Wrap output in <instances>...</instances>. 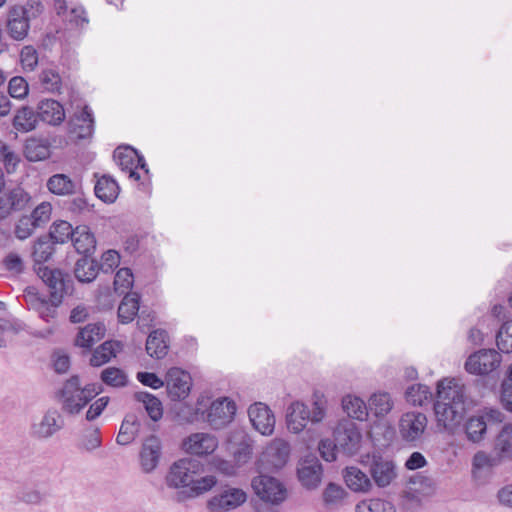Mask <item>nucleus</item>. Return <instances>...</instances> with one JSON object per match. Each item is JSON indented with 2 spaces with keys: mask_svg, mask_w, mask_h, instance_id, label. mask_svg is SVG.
<instances>
[{
  "mask_svg": "<svg viewBox=\"0 0 512 512\" xmlns=\"http://www.w3.org/2000/svg\"><path fill=\"white\" fill-rule=\"evenodd\" d=\"M36 274L47 287L49 299L40 295L37 288L29 286L25 289V300L30 309L35 310L41 319L50 323L57 317V309L64 297L73 293L74 282L70 274L58 268L38 267Z\"/></svg>",
  "mask_w": 512,
  "mask_h": 512,
  "instance_id": "obj_1",
  "label": "nucleus"
},
{
  "mask_svg": "<svg viewBox=\"0 0 512 512\" xmlns=\"http://www.w3.org/2000/svg\"><path fill=\"white\" fill-rule=\"evenodd\" d=\"M202 472L203 464L194 457L179 459L171 465L165 480L168 487L180 489L176 493L178 502L196 498L216 485L217 480L213 475L197 479Z\"/></svg>",
  "mask_w": 512,
  "mask_h": 512,
  "instance_id": "obj_2",
  "label": "nucleus"
},
{
  "mask_svg": "<svg viewBox=\"0 0 512 512\" xmlns=\"http://www.w3.org/2000/svg\"><path fill=\"white\" fill-rule=\"evenodd\" d=\"M436 396L434 412L437 423L452 431L460 425L470 406L465 388L455 378L444 379L437 383Z\"/></svg>",
  "mask_w": 512,
  "mask_h": 512,
  "instance_id": "obj_3",
  "label": "nucleus"
},
{
  "mask_svg": "<svg viewBox=\"0 0 512 512\" xmlns=\"http://www.w3.org/2000/svg\"><path fill=\"white\" fill-rule=\"evenodd\" d=\"M504 414L495 408H484L476 415L468 417L464 424V431L469 441L479 443L484 439L488 429L503 421Z\"/></svg>",
  "mask_w": 512,
  "mask_h": 512,
  "instance_id": "obj_4",
  "label": "nucleus"
},
{
  "mask_svg": "<svg viewBox=\"0 0 512 512\" xmlns=\"http://www.w3.org/2000/svg\"><path fill=\"white\" fill-rule=\"evenodd\" d=\"M333 437L340 452L349 456L358 451L362 439L356 423L350 419L339 421L333 431Z\"/></svg>",
  "mask_w": 512,
  "mask_h": 512,
  "instance_id": "obj_5",
  "label": "nucleus"
},
{
  "mask_svg": "<svg viewBox=\"0 0 512 512\" xmlns=\"http://www.w3.org/2000/svg\"><path fill=\"white\" fill-rule=\"evenodd\" d=\"M251 487L260 500L279 504L285 500L286 489L274 477L267 475H259L252 479Z\"/></svg>",
  "mask_w": 512,
  "mask_h": 512,
  "instance_id": "obj_6",
  "label": "nucleus"
},
{
  "mask_svg": "<svg viewBox=\"0 0 512 512\" xmlns=\"http://www.w3.org/2000/svg\"><path fill=\"white\" fill-rule=\"evenodd\" d=\"M236 413V404L228 397L214 400L206 411V421L212 429L218 430L232 422Z\"/></svg>",
  "mask_w": 512,
  "mask_h": 512,
  "instance_id": "obj_7",
  "label": "nucleus"
},
{
  "mask_svg": "<svg viewBox=\"0 0 512 512\" xmlns=\"http://www.w3.org/2000/svg\"><path fill=\"white\" fill-rule=\"evenodd\" d=\"M113 157L121 170L127 171L129 173V178L135 181L140 179V174L137 172L138 168L144 170L146 174L149 173L144 157L131 146L126 145L117 147L113 153Z\"/></svg>",
  "mask_w": 512,
  "mask_h": 512,
  "instance_id": "obj_8",
  "label": "nucleus"
},
{
  "mask_svg": "<svg viewBox=\"0 0 512 512\" xmlns=\"http://www.w3.org/2000/svg\"><path fill=\"white\" fill-rule=\"evenodd\" d=\"M501 361V355L495 349H482L467 358L465 369L470 374L487 375L496 370Z\"/></svg>",
  "mask_w": 512,
  "mask_h": 512,
  "instance_id": "obj_9",
  "label": "nucleus"
},
{
  "mask_svg": "<svg viewBox=\"0 0 512 512\" xmlns=\"http://www.w3.org/2000/svg\"><path fill=\"white\" fill-rule=\"evenodd\" d=\"M165 383L168 397L172 401L184 400L192 388L190 373L178 367H172L167 371Z\"/></svg>",
  "mask_w": 512,
  "mask_h": 512,
  "instance_id": "obj_10",
  "label": "nucleus"
},
{
  "mask_svg": "<svg viewBox=\"0 0 512 512\" xmlns=\"http://www.w3.org/2000/svg\"><path fill=\"white\" fill-rule=\"evenodd\" d=\"M31 201V195L20 186L0 193V220L25 210L30 206Z\"/></svg>",
  "mask_w": 512,
  "mask_h": 512,
  "instance_id": "obj_11",
  "label": "nucleus"
},
{
  "mask_svg": "<svg viewBox=\"0 0 512 512\" xmlns=\"http://www.w3.org/2000/svg\"><path fill=\"white\" fill-rule=\"evenodd\" d=\"M427 426V417L421 412H407L399 421V432L406 442L420 440Z\"/></svg>",
  "mask_w": 512,
  "mask_h": 512,
  "instance_id": "obj_12",
  "label": "nucleus"
},
{
  "mask_svg": "<svg viewBox=\"0 0 512 512\" xmlns=\"http://www.w3.org/2000/svg\"><path fill=\"white\" fill-rule=\"evenodd\" d=\"M365 466L368 467V471L378 487L388 486L396 477L394 463L380 455L367 456Z\"/></svg>",
  "mask_w": 512,
  "mask_h": 512,
  "instance_id": "obj_13",
  "label": "nucleus"
},
{
  "mask_svg": "<svg viewBox=\"0 0 512 512\" xmlns=\"http://www.w3.org/2000/svg\"><path fill=\"white\" fill-rule=\"evenodd\" d=\"M246 493L238 488H229L208 501L211 512H225L235 509L246 501Z\"/></svg>",
  "mask_w": 512,
  "mask_h": 512,
  "instance_id": "obj_14",
  "label": "nucleus"
},
{
  "mask_svg": "<svg viewBox=\"0 0 512 512\" xmlns=\"http://www.w3.org/2000/svg\"><path fill=\"white\" fill-rule=\"evenodd\" d=\"M248 415L253 427L262 435L273 433L275 416L266 404L262 402L252 404L248 409Z\"/></svg>",
  "mask_w": 512,
  "mask_h": 512,
  "instance_id": "obj_15",
  "label": "nucleus"
},
{
  "mask_svg": "<svg viewBox=\"0 0 512 512\" xmlns=\"http://www.w3.org/2000/svg\"><path fill=\"white\" fill-rule=\"evenodd\" d=\"M161 456V440L155 435H150L143 441L139 454L142 470L145 473H151L154 471L159 464Z\"/></svg>",
  "mask_w": 512,
  "mask_h": 512,
  "instance_id": "obj_16",
  "label": "nucleus"
},
{
  "mask_svg": "<svg viewBox=\"0 0 512 512\" xmlns=\"http://www.w3.org/2000/svg\"><path fill=\"white\" fill-rule=\"evenodd\" d=\"M95 120L92 109L84 105L80 112L74 113L69 121V131L78 140L89 139L94 133Z\"/></svg>",
  "mask_w": 512,
  "mask_h": 512,
  "instance_id": "obj_17",
  "label": "nucleus"
},
{
  "mask_svg": "<svg viewBox=\"0 0 512 512\" xmlns=\"http://www.w3.org/2000/svg\"><path fill=\"white\" fill-rule=\"evenodd\" d=\"M80 391V378L78 375H73L65 381L63 387L57 392V398L62 404L63 411L72 415L80 412L77 399Z\"/></svg>",
  "mask_w": 512,
  "mask_h": 512,
  "instance_id": "obj_18",
  "label": "nucleus"
},
{
  "mask_svg": "<svg viewBox=\"0 0 512 512\" xmlns=\"http://www.w3.org/2000/svg\"><path fill=\"white\" fill-rule=\"evenodd\" d=\"M63 419L55 409L48 410L40 422L34 423L31 427V435L38 439H47L62 429Z\"/></svg>",
  "mask_w": 512,
  "mask_h": 512,
  "instance_id": "obj_19",
  "label": "nucleus"
},
{
  "mask_svg": "<svg viewBox=\"0 0 512 512\" xmlns=\"http://www.w3.org/2000/svg\"><path fill=\"white\" fill-rule=\"evenodd\" d=\"M36 112L39 121L51 126H58L65 120V110L62 104L54 99H43L39 101Z\"/></svg>",
  "mask_w": 512,
  "mask_h": 512,
  "instance_id": "obj_20",
  "label": "nucleus"
},
{
  "mask_svg": "<svg viewBox=\"0 0 512 512\" xmlns=\"http://www.w3.org/2000/svg\"><path fill=\"white\" fill-rule=\"evenodd\" d=\"M183 449L192 455H208L217 447V441L214 436L206 433H195L183 440Z\"/></svg>",
  "mask_w": 512,
  "mask_h": 512,
  "instance_id": "obj_21",
  "label": "nucleus"
},
{
  "mask_svg": "<svg viewBox=\"0 0 512 512\" xmlns=\"http://www.w3.org/2000/svg\"><path fill=\"white\" fill-rule=\"evenodd\" d=\"M298 479L306 488H316L322 477V465L316 457H307L297 469Z\"/></svg>",
  "mask_w": 512,
  "mask_h": 512,
  "instance_id": "obj_22",
  "label": "nucleus"
},
{
  "mask_svg": "<svg viewBox=\"0 0 512 512\" xmlns=\"http://www.w3.org/2000/svg\"><path fill=\"white\" fill-rule=\"evenodd\" d=\"M46 187L54 195L72 196L81 190L82 185L66 174L57 173L48 178Z\"/></svg>",
  "mask_w": 512,
  "mask_h": 512,
  "instance_id": "obj_23",
  "label": "nucleus"
},
{
  "mask_svg": "<svg viewBox=\"0 0 512 512\" xmlns=\"http://www.w3.org/2000/svg\"><path fill=\"white\" fill-rule=\"evenodd\" d=\"M73 273L78 282L92 283L99 274L98 261L93 255H81L74 264Z\"/></svg>",
  "mask_w": 512,
  "mask_h": 512,
  "instance_id": "obj_24",
  "label": "nucleus"
},
{
  "mask_svg": "<svg viewBox=\"0 0 512 512\" xmlns=\"http://www.w3.org/2000/svg\"><path fill=\"white\" fill-rule=\"evenodd\" d=\"M23 152L29 162L43 161L51 155V143L44 137H30L24 143Z\"/></svg>",
  "mask_w": 512,
  "mask_h": 512,
  "instance_id": "obj_25",
  "label": "nucleus"
},
{
  "mask_svg": "<svg viewBox=\"0 0 512 512\" xmlns=\"http://www.w3.org/2000/svg\"><path fill=\"white\" fill-rule=\"evenodd\" d=\"M169 337L168 333L164 329H155L147 337L146 340V352L147 354L155 359H163L169 349Z\"/></svg>",
  "mask_w": 512,
  "mask_h": 512,
  "instance_id": "obj_26",
  "label": "nucleus"
},
{
  "mask_svg": "<svg viewBox=\"0 0 512 512\" xmlns=\"http://www.w3.org/2000/svg\"><path fill=\"white\" fill-rule=\"evenodd\" d=\"M310 421V410L301 402L292 403L287 410V427L294 433L301 432Z\"/></svg>",
  "mask_w": 512,
  "mask_h": 512,
  "instance_id": "obj_27",
  "label": "nucleus"
},
{
  "mask_svg": "<svg viewBox=\"0 0 512 512\" xmlns=\"http://www.w3.org/2000/svg\"><path fill=\"white\" fill-rule=\"evenodd\" d=\"M71 242L80 255H93L96 250V238L86 225H79L74 231Z\"/></svg>",
  "mask_w": 512,
  "mask_h": 512,
  "instance_id": "obj_28",
  "label": "nucleus"
},
{
  "mask_svg": "<svg viewBox=\"0 0 512 512\" xmlns=\"http://www.w3.org/2000/svg\"><path fill=\"white\" fill-rule=\"evenodd\" d=\"M105 332L104 323H90L79 330L75 337V345L90 349L95 343L104 338Z\"/></svg>",
  "mask_w": 512,
  "mask_h": 512,
  "instance_id": "obj_29",
  "label": "nucleus"
},
{
  "mask_svg": "<svg viewBox=\"0 0 512 512\" xmlns=\"http://www.w3.org/2000/svg\"><path fill=\"white\" fill-rule=\"evenodd\" d=\"M55 245L56 243L46 234L37 238L33 244L32 250L35 271L38 267H46L43 264L52 258L55 253Z\"/></svg>",
  "mask_w": 512,
  "mask_h": 512,
  "instance_id": "obj_30",
  "label": "nucleus"
},
{
  "mask_svg": "<svg viewBox=\"0 0 512 512\" xmlns=\"http://www.w3.org/2000/svg\"><path fill=\"white\" fill-rule=\"evenodd\" d=\"M140 427L141 422L138 416L134 413L127 414L121 423L116 442L122 446L129 445L135 440Z\"/></svg>",
  "mask_w": 512,
  "mask_h": 512,
  "instance_id": "obj_31",
  "label": "nucleus"
},
{
  "mask_svg": "<svg viewBox=\"0 0 512 512\" xmlns=\"http://www.w3.org/2000/svg\"><path fill=\"white\" fill-rule=\"evenodd\" d=\"M38 122L37 112L29 106H23L14 115L12 125L17 131L27 133L36 129Z\"/></svg>",
  "mask_w": 512,
  "mask_h": 512,
  "instance_id": "obj_32",
  "label": "nucleus"
},
{
  "mask_svg": "<svg viewBox=\"0 0 512 512\" xmlns=\"http://www.w3.org/2000/svg\"><path fill=\"white\" fill-rule=\"evenodd\" d=\"M344 480L354 492H368L372 488V482L367 474L355 466L346 467Z\"/></svg>",
  "mask_w": 512,
  "mask_h": 512,
  "instance_id": "obj_33",
  "label": "nucleus"
},
{
  "mask_svg": "<svg viewBox=\"0 0 512 512\" xmlns=\"http://www.w3.org/2000/svg\"><path fill=\"white\" fill-rule=\"evenodd\" d=\"M140 309V296L135 292L124 296L118 307V319L122 324L132 322Z\"/></svg>",
  "mask_w": 512,
  "mask_h": 512,
  "instance_id": "obj_34",
  "label": "nucleus"
},
{
  "mask_svg": "<svg viewBox=\"0 0 512 512\" xmlns=\"http://www.w3.org/2000/svg\"><path fill=\"white\" fill-rule=\"evenodd\" d=\"M119 191L118 183L112 177L106 175L98 179L94 187L96 197L105 203H113Z\"/></svg>",
  "mask_w": 512,
  "mask_h": 512,
  "instance_id": "obj_35",
  "label": "nucleus"
},
{
  "mask_svg": "<svg viewBox=\"0 0 512 512\" xmlns=\"http://www.w3.org/2000/svg\"><path fill=\"white\" fill-rule=\"evenodd\" d=\"M290 456V445L283 440L274 441L266 450L267 460L276 468H282Z\"/></svg>",
  "mask_w": 512,
  "mask_h": 512,
  "instance_id": "obj_36",
  "label": "nucleus"
},
{
  "mask_svg": "<svg viewBox=\"0 0 512 512\" xmlns=\"http://www.w3.org/2000/svg\"><path fill=\"white\" fill-rule=\"evenodd\" d=\"M134 399L143 403L144 408L151 420L156 422L162 418V403L156 396L146 391H139L134 394Z\"/></svg>",
  "mask_w": 512,
  "mask_h": 512,
  "instance_id": "obj_37",
  "label": "nucleus"
},
{
  "mask_svg": "<svg viewBox=\"0 0 512 512\" xmlns=\"http://www.w3.org/2000/svg\"><path fill=\"white\" fill-rule=\"evenodd\" d=\"M74 231H76V228H73L68 221L57 220L52 223L46 235L50 236L54 243L64 244L72 239Z\"/></svg>",
  "mask_w": 512,
  "mask_h": 512,
  "instance_id": "obj_38",
  "label": "nucleus"
},
{
  "mask_svg": "<svg viewBox=\"0 0 512 512\" xmlns=\"http://www.w3.org/2000/svg\"><path fill=\"white\" fill-rule=\"evenodd\" d=\"M115 346H119L117 341H105L97 347L91 355L90 365L99 367L106 364L111 358L116 356Z\"/></svg>",
  "mask_w": 512,
  "mask_h": 512,
  "instance_id": "obj_39",
  "label": "nucleus"
},
{
  "mask_svg": "<svg viewBox=\"0 0 512 512\" xmlns=\"http://www.w3.org/2000/svg\"><path fill=\"white\" fill-rule=\"evenodd\" d=\"M432 392L423 384H413L405 391L406 401L414 406H423L432 400Z\"/></svg>",
  "mask_w": 512,
  "mask_h": 512,
  "instance_id": "obj_40",
  "label": "nucleus"
},
{
  "mask_svg": "<svg viewBox=\"0 0 512 512\" xmlns=\"http://www.w3.org/2000/svg\"><path fill=\"white\" fill-rule=\"evenodd\" d=\"M30 25L25 17L13 15V9L10 8L7 21V30L14 40L24 39L29 31Z\"/></svg>",
  "mask_w": 512,
  "mask_h": 512,
  "instance_id": "obj_41",
  "label": "nucleus"
},
{
  "mask_svg": "<svg viewBox=\"0 0 512 512\" xmlns=\"http://www.w3.org/2000/svg\"><path fill=\"white\" fill-rule=\"evenodd\" d=\"M343 410L349 418L363 421L367 416V407L363 400L358 397L346 396L342 400Z\"/></svg>",
  "mask_w": 512,
  "mask_h": 512,
  "instance_id": "obj_42",
  "label": "nucleus"
},
{
  "mask_svg": "<svg viewBox=\"0 0 512 512\" xmlns=\"http://www.w3.org/2000/svg\"><path fill=\"white\" fill-rule=\"evenodd\" d=\"M14 16H22L30 22L39 17L44 11V5L40 0H27L24 5H15L11 7Z\"/></svg>",
  "mask_w": 512,
  "mask_h": 512,
  "instance_id": "obj_43",
  "label": "nucleus"
},
{
  "mask_svg": "<svg viewBox=\"0 0 512 512\" xmlns=\"http://www.w3.org/2000/svg\"><path fill=\"white\" fill-rule=\"evenodd\" d=\"M393 407V401L389 393H375L369 399V408L377 416H385Z\"/></svg>",
  "mask_w": 512,
  "mask_h": 512,
  "instance_id": "obj_44",
  "label": "nucleus"
},
{
  "mask_svg": "<svg viewBox=\"0 0 512 512\" xmlns=\"http://www.w3.org/2000/svg\"><path fill=\"white\" fill-rule=\"evenodd\" d=\"M39 81L46 91L60 93L62 79L55 69H44L39 75Z\"/></svg>",
  "mask_w": 512,
  "mask_h": 512,
  "instance_id": "obj_45",
  "label": "nucleus"
},
{
  "mask_svg": "<svg viewBox=\"0 0 512 512\" xmlns=\"http://www.w3.org/2000/svg\"><path fill=\"white\" fill-rule=\"evenodd\" d=\"M20 160V156L8 144L0 140V162L4 164L8 174H13L16 171Z\"/></svg>",
  "mask_w": 512,
  "mask_h": 512,
  "instance_id": "obj_46",
  "label": "nucleus"
},
{
  "mask_svg": "<svg viewBox=\"0 0 512 512\" xmlns=\"http://www.w3.org/2000/svg\"><path fill=\"white\" fill-rule=\"evenodd\" d=\"M101 380L111 387H124L127 385V375L117 367H108L101 372Z\"/></svg>",
  "mask_w": 512,
  "mask_h": 512,
  "instance_id": "obj_47",
  "label": "nucleus"
},
{
  "mask_svg": "<svg viewBox=\"0 0 512 512\" xmlns=\"http://www.w3.org/2000/svg\"><path fill=\"white\" fill-rule=\"evenodd\" d=\"M496 344L501 352H512V320L501 325L496 334Z\"/></svg>",
  "mask_w": 512,
  "mask_h": 512,
  "instance_id": "obj_48",
  "label": "nucleus"
},
{
  "mask_svg": "<svg viewBox=\"0 0 512 512\" xmlns=\"http://www.w3.org/2000/svg\"><path fill=\"white\" fill-rule=\"evenodd\" d=\"M495 449L500 454L506 455L512 453V424L506 423L498 433L495 440Z\"/></svg>",
  "mask_w": 512,
  "mask_h": 512,
  "instance_id": "obj_49",
  "label": "nucleus"
},
{
  "mask_svg": "<svg viewBox=\"0 0 512 512\" xmlns=\"http://www.w3.org/2000/svg\"><path fill=\"white\" fill-rule=\"evenodd\" d=\"M357 512H395L392 503L382 499H370L360 502L356 506Z\"/></svg>",
  "mask_w": 512,
  "mask_h": 512,
  "instance_id": "obj_50",
  "label": "nucleus"
},
{
  "mask_svg": "<svg viewBox=\"0 0 512 512\" xmlns=\"http://www.w3.org/2000/svg\"><path fill=\"white\" fill-rule=\"evenodd\" d=\"M501 462V455H490L483 451L477 452L473 457V469L474 470H491L498 466Z\"/></svg>",
  "mask_w": 512,
  "mask_h": 512,
  "instance_id": "obj_51",
  "label": "nucleus"
},
{
  "mask_svg": "<svg viewBox=\"0 0 512 512\" xmlns=\"http://www.w3.org/2000/svg\"><path fill=\"white\" fill-rule=\"evenodd\" d=\"M51 214V203L44 201L37 205L29 216L34 223V226H36L37 228H41L44 227L50 221Z\"/></svg>",
  "mask_w": 512,
  "mask_h": 512,
  "instance_id": "obj_52",
  "label": "nucleus"
},
{
  "mask_svg": "<svg viewBox=\"0 0 512 512\" xmlns=\"http://www.w3.org/2000/svg\"><path fill=\"white\" fill-rule=\"evenodd\" d=\"M119 263V253L115 250H108L102 254L101 261L98 263L99 273H112L119 266Z\"/></svg>",
  "mask_w": 512,
  "mask_h": 512,
  "instance_id": "obj_53",
  "label": "nucleus"
},
{
  "mask_svg": "<svg viewBox=\"0 0 512 512\" xmlns=\"http://www.w3.org/2000/svg\"><path fill=\"white\" fill-rule=\"evenodd\" d=\"M35 229H37V227L34 226L30 216L22 215L15 225L14 234L17 239L25 240L33 234Z\"/></svg>",
  "mask_w": 512,
  "mask_h": 512,
  "instance_id": "obj_54",
  "label": "nucleus"
},
{
  "mask_svg": "<svg viewBox=\"0 0 512 512\" xmlns=\"http://www.w3.org/2000/svg\"><path fill=\"white\" fill-rule=\"evenodd\" d=\"M9 95L16 99H22L29 92L28 83L21 76L12 77L8 84Z\"/></svg>",
  "mask_w": 512,
  "mask_h": 512,
  "instance_id": "obj_55",
  "label": "nucleus"
},
{
  "mask_svg": "<svg viewBox=\"0 0 512 512\" xmlns=\"http://www.w3.org/2000/svg\"><path fill=\"white\" fill-rule=\"evenodd\" d=\"M318 450L320 452L321 457L327 462L335 461L337 458V453L340 452L334 438L322 439L319 442Z\"/></svg>",
  "mask_w": 512,
  "mask_h": 512,
  "instance_id": "obj_56",
  "label": "nucleus"
},
{
  "mask_svg": "<svg viewBox=\"0 0 512 512\" xmlns=\"http://www.w3.org/2000/svg\"><path fill=\"white\" fill-rule=\"evenodd\" d=\"M20 60L24 70L33 71L38 64L37 50L31 46H24L20 52Z\"/></svg>",
  "mask_w": 512,
  "mask_h": 512,
  "instance_id": "obj_57",
  "label": "nucleus"
},
{
  "mask_svg": "<svg viewBox=\"0 0 512 512\" xmlns=\"http://www.w3.org/2000/svg\"><path fill=\"white\" fill-rule=\"evenodd\" d=\"M101 392V385L96 383L87 384L84 388H82L80 393L77 395L80 411Z\"/></svg>",
  "mask_w": 512,
  "mask_h": 512,
  "instance_id": "obj_58",
  "label": "nucleus"
},
{
  "mask_svg": "<svg viewBox=\"0 0 512 512\" xmlns=\"http://www.w3.org/2000/svg\"><path fill=\"white\" fill-rule=\"evenodd\" d=\"M64 19L68 21L72 27H83V25L88 23L86 11L82 6L71 8Z\"/></svg>",
  "mask_w": 512,
  "mask_h": 512,
  "instance_id": "obj_59",
  "label": "nucleus"
},
{
  "mask_svg": "<svg viewBox=\"0 0 512 512\" xmlns=\"http://www.w3.org/2000/svg\"><path fill=\"white\" fill-rule=\"evenodd\" d=\"M74 197L69 200L67 202V209L71 212V213H83L85 211H90L91 210V207L84 195V193L82 192V189L75 195H73Z\"/></svg>",
  "mask_w": 512,
  "mask_h": 512,
  "instance_id": "obj_60",
  "label": "nucleus"
},
{
  "mask_svg": "<svg viewBox=\"0 0 512 512\" xmlns=\"http://www.w3.org/2000/svg\"><path fill=\"white\" fill-rule=\"evenodd\" d=\"M345 495L344 489L334 483L328 484L323 492V499L327 505L337 504Z\"/></svg>",
  "mask_w": 512,
  "mask_h": 512,
  "instance_id": "obj_61",
  "label": "nucleus"
},
{
  "mask_svg": "<svg viewBox=\"0 0 512 512\" xmlns=\"http://www.w3.org/2000/svg\"><path fill=\"white\" fill-rule=\"evenodd\" d=\"M136 378L141 384L153 389L164 386V381L153 372H138Z\"/></svg>",
  "mask_w": 512,
  "mask_h": 512,
  "instance_id": "obj_62",
  "label": "nucleus"
},
{
  "mask_svg": "<svg viewBox=\"0 0 512 512\" xmlns=\"http://www.w3.org/2000/svg\"><path fill=\"white\" fill-rule=\"evenodd\" d=\"M109 403V397L104 396L92 403L86 413V419L93 421L98 418Z\"/></svg>",
  "mask_w": 512,
  "mask_h": 512,
  "instance_id": "obj_63",
  "label": "nucleus"
},
{
  "mask_svg": "<svg viewBox=\"0 0 512 512\" xmlns=\"http://www.w3.org/2000/svg\"><path fill=\"white\" fill-rule=\"evenodd\" d=\"M17 497L20 501L27 504H40L44 500L45 495L38 490L27 489L21 491Z\"/></svg>",
  "mask_w": 512,
  "mask_h": 512,
  "instance_id": "obj_64",
  "label": "nucleus"
}]
</instances>
